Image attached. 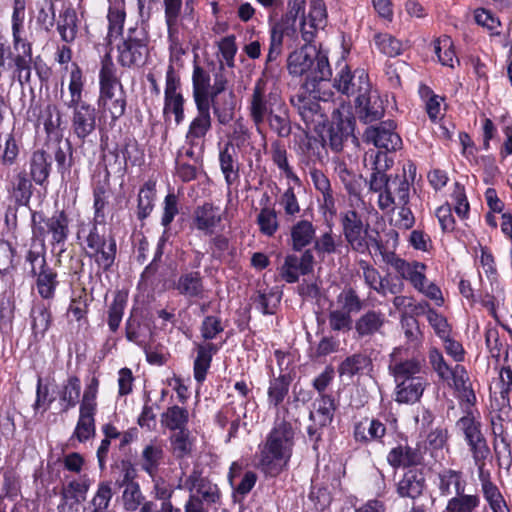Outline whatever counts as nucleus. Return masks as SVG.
Listing matches in <instances>:
<instances>
[{
  "label": "nucleus",
  "mask_w": 512,
  "mask_h": 512,
  "mask_svg": "<svg viewBox=\"0 0 512 512\" xmlns=\"http://www.w3.org/2000/svg\"><path fill=\"white\" fill-rule=\"evenodd\" d=\"M248 111L259 132L266 124L278 137L290 136L292 128L287 106L278 89L267 78L256 80L248 99Z\"/></svg>",
  "instance_id": "nucleus-1"
},
{
  "label": "nucleus",
  "mask_w": 512,
  "mask_h": 512,
  "mask_svg": "<svg viewBox=\"0 0 512 512\" xmlns=\"http://www.w3.org/2000/svg\"><path fill=\"white\" fill-rule=\"evenodd\" d=\"M295 436L292 423L278 410L273 427L259 445L258 468L272 477L285 470L293 455Z\"/></svg>",
  "instance_id": "nucleus-2"
},
{
  "label": "nucleus",
  "mask_w": 512,
  "mask_h": 512,
  "mask_svg": "<svg viewBox=\"0 0 512 512\" xmlns=\"http://www.w3.org/2000/svg\"><path fill=\"white\" fill-rule=\"evenodd\" d=\"M375 167L370 175L369 190L378 193L377 204L381 211L392 212L397 205H405L410 202L411 183L405 174H386L378 163L386 154L376 153Z\"/></svg>",
  "instance_id": "nucleus-3"
},
{
  "label": "nucleus",
  "mask_w": 512,
  "mask_h": 512,
  "mask_svg": "<svg viewBox=\"0 0 512 512\" xmlns=\"http://www.w3.org/2000/svg\"><path fill=\"white\" fill-rule=\"evenodd\" d=\"M315 34H302L304 44L299 50L290 53L287 59V69L293 77H305L304 82L320 84L329 81L332 70L328 57L312 44Z\"/></svg>",
  "instance_id": "nucleus-4"
},
{
  "label": "nucleus",
  "mask_w": 512,
  "mask_h": 512,
  "mask_svg": "<svg viewBox=\"0 0 512 512\" xmlns=\"http://www.w3.org/2000/svg\"><path fill=\"white\" fill-rule=\"evenodd\" d=\"M31 65V43L21 34H0V74L12 69L13 78L23 85L30 82Z\"/></svg>",
  "instance_id": "nucleus-5"
},
{
  "label": "nucleus",
  "mask_w": 512,
  "mask_h": 512,
  "mask_svg": "<svg viewBox=\"0 0 512 512\" xmlns=\"http://www.w3.org/2000/svg\"><path fill=\"white\" fill-rule=\"evenodd\" d=\"M177 488L189 492L185 512H209L212 506L220 504L221 492L218 485L198 468H193L183 482L180 479Z\"/></svg>",
  "instance_id": "nucleus-6"
},
{
  "label": "nucleus",
  "mask_w": 512,
  "mask_h": 512,
  "mask_svg": "<svg viewBox=\"0 0 512 512\" xmlns=\"http://www.w3.org/2000/svg\"><path fill=\"white\" fill-rule=\"evenodd\" d=\"M342 232L348 246L355 252L365 254L370 245L377 250L382 248L377 231L370 232L369 224H364L361 215L355 210H347L340 214Z\"/></svg>",
  "instance_id": "nucleus-7"
},
{
  "label": "nucleus",
  "mask_w": 512,
  "mask_h": 512,
  "mask_svg": "<svg viewBox=\"0 0 512 512\" xmlns=\"http://www.w3.org/2000/svg\"><path fill=\"white\" fill-rule=\"evenodd\" d=\"M32 231L36 238L42 240L50 235L53 246L63 245L69 235L68 216L64 211L56 212L51 217L35 212L32 215Z\"/></svg>",
  "instance_id": "nucleus-8"
},
{
  "label": "nucleus",
  "mask_w": 512,
  "mask_h": 512,
  "mask_svg": "<svg viewBox=\"0 0 512 512\" xmlns=\"http://www.w3.org/2000/svg\"><path fill=\"white\" fill-rule=\"evenodd\" d=\"M333 87L347 97H363L370 92L371 83L368 73L364 69L351 71L347 64H343L333 79Z\"/></svg>",
  "instance_id": "nucleus-9"
},
{
  "label": "nucleus",
  "mask_w": 512,
  "mask_h": 512,
  "mask_svg": "<svg viewBox=\"0 0 512 512\" xmlns=\"http://www.w3.org/2000/svg\"><path fill=\"white\" fill-rule=\"evenodd\" d=\"M319 85L304 82L298 92L290 98L292 106L306 124L314 123L317 117L323 116L319 104V100L322 99Z\"/></svg>",
  "instance_id": "nucleus-10"
},
{
  "label": "nucleus",
  "mask_w": 512,
  "mask_h": 512,
  "mask_svg": "<svg viewBox=\"0 0 512 512\" xmlns=\"http://www.w3.org/2000/svg\"><path fill=\"white\" fill-rule=\"evenodd\" d=\"M109 42L115 43L118 50V62L123 67H131L142 60L146 51L147 39L136 38L132 34H108Z\"/></svg>",
  "instance_id": "nucleus-11"
},
{
  "label": "nucleus",
  "mask_w": 512,
  "mask_h": 512,
  "mask_svg": "<svg viewBox=\"0 0 512 512\" xmlns=\"http://www.w3.org/2000/svg\"><path fill=\"white\" fill-rule=\"evenodd\" d=\"M180 78L176 74L173 65H169L166 71V83L164 91V107L163 114L166 116L172 113L175 116V123L177 125L184 121V97L180 90Z\"/></svg>",
  "instance_id": "nucleus-12"
},
{
  "label": "nucleus",
  "mask_w": 512,
  "mask_h": 512,
  "mask_svg": "<svg viewBox=\"0 0 512 512\" xmlns=\"http://www.w3.org/2000/svg\"><path fill=\"white\" fill-rule=\"evenodd\" d=\"M395 129L396 123L393 120L382 121L378 125L366 128L364 140L386 152L396 151L402 147V139Z\"/></svg>",
  "instance_id": "nucleus-13"
},
{
  "label": "nucleus",
  "mask_w": 512,
  "mask_h": 512,
  "mask_svg": "<svg viewBox=\"0 0 512 512\" xmlns=\"http://www.w3.org/2000/svg\"><path fill=\"white\" fill-rule=\"evenodd\" d=\"M197 114L189 123L185 142L188 146L198 147L199 151L204 149L205 139L212 129V117L210 104L195 103Z\"/></svg>",
  "instance_id": "nucleus-14"
},
{
  "label": "nucleus",
  "mask_w": 512,
  "mask_h": 512,
  "mask_svg": "<svg viewBox=\"0 0 512 512\" xmlns=\"http://www.w3.org/2000/svg\"><path fill=\"white\" fill-rule=\"evenodd\" d=\"M295 153L301 168H315L327 159L326 140L305 136L297 143Z\"/></svg>",
  "instance_id": "nucleus-15"
},
{
  "label": "nucleus",
  "mask_w": 512,
  "mask_h": 512,
  "mask_svg": "<svg viewBox=\"0 0 512 512\" xmlns=\"http://www.w3.org/2000/svg\"><path fill=\"white\" fill-rule=\"evenodd\" d=\"M402 353L401 348H395L390 354L388 370L394 377V381L401 382L412 378H423L420 376L424 366L423 360L419 357L403 358Z\"/></svg>",
  "instance_id": "nucleus-16"
},
{
  "label": "nucleus",
  "mask_w": 512,
  "mask_h": 512,
  "mask_svg": "<svg viewBox=\"0 0 512 512\" xmlns=\"http://www.w3.org/2000/svg\"><path fill=\"white\" fill-rule=\"evenodd\" d=\"M315 258L311 249H305L300 256L289 254L280 267L279 274L287 283H296L300 275L313 272Z\"/></svg>",
  "instance_id": "nucleus-17"
},
{
  "label": "nucleus",
  "mask_w": 512,
  "mask_h": 512,
  "mask_svg": "<svg viewBox=\"0 0 512 512\" xmlns=\"http://www.w3.org/2000/svg\"><path fill=\"white\" fill-rule=\"evenodd\" d=\"M72 110L71 130L81 141H84L96 129L97 111L89 103L67 107Z\"/></svg>",
  "instance_id": "nucleus-18"
},
{
  "label": "nucleus",
  "mask_w": 512,
  "mask_h": 512,
  "mask_svg": "<svg viewBox=\"0 0 512 512\" xmlns=\"http://www.w3.org/2000/svg\"><path fill=\"white\" fill-rule=\"evenodd\" d=\"M388 322L385 313L381 310H366L354 322L355 337L358 339H371L376 335L383 336Z\"/></svg>",
  "instance_id": "nucleus-19"
},
{
  "label": "nucleus",
  "mask_w": 512,
  "mask_h": 512,
  "mask_svg": "<svg viewBox=\"0 0 512 512\" xmlns=\"http://www.w3.org/2000/svg\"><path fill=\"white\" fill-rule=\"evenodd\" d=\"M386 461L394 469L415 467L423 464L424 453L407 442L399 443L388 452Z\"/></svg>",
  "instance_id": "nucleus-20"
},
{
  "label": "nucleus",
  "mask_w": 512,
  "mask_h": 512,
  "mask_svg": "<svg viewBox=\"0 0 512 512\" xmlns=\"http://www.w3.org/2000/svg\"><path fill=\"white\" fill-rule=\"evenodd\" d=\"M358 118L365 124L380 120L385 113L383 100L377 91L370 88V92L355 100Z\"/></svg>",
  "instance_id": "nucleus-21"
},
{
  "label": "nucleus",
  "mask_w": 512,
  "mask_h": 512,
  "mask_svg": "<svg viewBox=\"0 0 512 512\" xmlns=\"http://www.w3.org/2000/svg\"><path fill=\"white\" fill-rule=\"evenodd\" d=\"M192 220L197 230L212 235L222 222V213L218 206L205 202L194 209Z\"/></svg>",
  "instance_id": "nucleus-22"
},
{
  "label": "nucleus",
  "mask_w": 512,
  "mask_h": 512,
  "mask_svg": "<svg viewBox=\"0 0 512 512\" xmlns=\"http://www.w3.org/2000/svg\"><path fill=\"white\" fill-rule=\"evenodd\" d=\"M426 489L424 474L416 469L406 471L396 484V493L401 498L416 500Z\"/></svg>",
  "instance_id": "nucleus-23"
},
{
  "label": "nucleus",
  "mask_w": 512,
  "mask_h": 512,
  "mask_svg": "<svg viewBox=\"0 0 512 512\" xmlns=\"http://www.w3.org/2000/svg\"><path fill=\"white\" fill-rule=\"evenodd\" d=\"M219 163L228 187L234 185L240 178V164L237 150L232 141H227L219 151Z\"/></svg>",
  "instance_id": "nucleus-24"
},
{
  "label": "nucleus",
  "mask_w": 512,
  "mask_h": 512,
  "mask_svg": "<svg viewBox=\"0 0 512 512\" xmlns=\"http://www.w3.org/2000/svg\"><path fill=\"white\" fill-rule=\"evenodd\" d=\"M373 370L371 357L364 352H356L347 356L337 367L340 377L352 379L354 376H362Z\"/></svg>",
  "instance_id": "nucleus-25"
},
{
  "label": "nucleus",
  "mask_w": 512,
  "mask_h": 512,
  "mask_svg": "<svg viewBox=\"0 0 512 512\" xmlns=\"http://www.w3.org/2000/svg\"><path fill=\"white\" fill-rule=\"evenodd\" d=\"M387 432L384 423L376 418H364L355 423L353 436L356 442L361 444H369L370 442H383V437Z\"/></svg>",
  "instance_id": "nucleus-26"
},
{
  "label": "nucleus",
  "mask_w": 512,
  "mask_h": 512,
  "mask_svg": "<svg viewBox=\"0 0 512 512\" xmlns=\"http://www.w3.org/2000/svg\"><path fill=\"white\" fill-rule=\"evenodd\" d=\"M495 393L499 394L496 398L499 410L511 409L509 394L512 392V352L506 350L504 365L499 370V376L495 382Z\"/></svg>",
  "instance_id": "nucleus-27"
},
{
  "label": "nucleus",
  "mask_w": 512,
  "mask_h": 512,
  "mask_svg": "<svg viewBox=\"0 0 512 512\" xmlns=\"http://www.w3.org/2000/svg\"><path fill=\"white\" fill-rule=\"evenodd\" d=\"M174 288L187 299H202L205 295L204 278L199 271L182 273L174 283Z\"/></svg>",
  "instance_id": "nucleus-28"
},
{
  "label": "nucleus",
  "mask_w": 512,
  "mask_h": 512,
  "mask_svg": "<svg viewBox=\"0 0 512 512\" xmlns=\"http://www.w3.org/2000/svg\"><path fill=\"white\" fill-rule=\"evenodd\" d=\"M437 488L441 496L448 497L465 492L467 481L460 470L445 468L437 475Z\"/></svg>",
  "instance_id": "nucleus-29"
},
{
  "label": "nucleus",
  "mask_w": 512,
  "mask_h": 512,
  "mask_svg": "<svg viewBox=\"0 0 512 512\" xmlns=\"http://www.w3.org/2000/svg\"><path fill=\"white\" fill-rule=\"evenodd\" d=\"M99 104L110 113L113 120L119 119L126 109V94L123 86L100 89Z\"/></svg>",
  "instance_id": "nucleus-30"
},
{
  "label": "nucleus",
  "mask_w": 512,
  "mask_h": 512,
  "mask_svg": "<svg viewBox=\"0 0 512 512\" xmlns=\"http://www.w3.org/2000/svg\"><path fill=\"white\" fill-rule=\"evenodd\" d=\"M210 108L217 121L221 125L230 124L235 116L236 95L233 92L222 93L218 95H210Z\"/></svg>",
  "instance_id": "nucleus-31"
},
{
  "label": "nucleus",
  "mask_w": 512,
  "mask_h": 512,
  "mask_svg": "<svg viewBox=\"0 0 512 512\" xmlns=\"http://www.w3.org/2000/svg\"><path fill=\"white\" fill-rule=\"evenodd\" d=\"M195 350L197 355L193 363L194 379L202 384L211 367L212 358L219 350V346L211 342L198 343L195 344Z\"/></svg>",
  "instance_id": "nucleus-32"
},
{
  "label": "nucleus",
  "mask_w": 512,
  "mask_h": 512,
  "mask_svg": "<svg viewBox=\"0 0 512 512\" xmlns=\"http://www.w3.org/2000/svg\"><path fill=\"white\" fill-rule=\"evenodd\" d=\"M315 237L316 227L310 220H298L290 228L291 248L295 252H301L313 244Z\"/></svg>",
  "instance_id": "nucleus-33"
},
{
  "label": "nucleus",
  "mask_w": 512,
  "mask_h": 512,
  "mask_svg": "<svg viewBox=\"0 0 512 512\" xmlns=\"http://www.w3.org/2000/svg\"><path fill=\"white\" fill-rule=\"evenodd\" d=\"M292 382L290 374H280L277 377H272L269 380V386L267 390V401L269 406H273L279 410V406L283 403L287 397ZM281 415L288 413L287 408L280 409Z\"/></svg>",
  "instance_id": "nucleus-34"
},
{
  "label": "nucleus",
  "mask_w": 512,
  "mask_h": 512,
  "mask_svg": "<svg viewBox=\"0 0 512 512\" xmlns=\"http://www.w3.org/2000/svg\"><path fill=\"white\" fill-rule=\"evenodd\" d=\"M458 393V397L465 401L468 405H473L476 401V396L471 388V383L467 370L463 365L456 364L453 370L449 374V380L447 381Z\"/></svg>",
  "instance_id": "nucleus-35"
},
{
  "label": "nucleus",
  "mask_w": 512,
  "mask_h": 512,
  "mask_svg": "<svg viewBox=\"0 0 512 512\" xmlns=\"http://www.w3.org/2000/svg\"><path fill=\"white\" fill-rule=\"evenodd\" d=\"M395 383V401L400 404H414L419 401L426 386L424 378H412Z\"/></svg>",
  "instance_id": "nucleus-36"
},
{
  "label": "nucleus",
  "mask_w": 512,
  "mask_h": 512,
  "mask_svg": "<svg viewBox=\"0 0 512 512\" xmlns=\"http://www.w3.org/2000/svg\"><path fill=\"white\" fill-rule=\"evenodd\" d=\"M306 0H289L288 11L283 19L281 32H307V19L304 17Z\"/></svg>",
  "instance_id": "nucleus-37"
},
{
  "label": "nucleus",
  "mask_w": 512,
  "mask_h": 512,
  "mask_svg": "<svg viewBox=\"0 0 512 512\" xmlns=\"http://www.w3.org/2000/svg\"><path fill=\"white\" fill-rule=\"evenodd\" d=\"M165 452L161 444L152 441L147 444L140 455L139 465L149 476H155L164 460Z\"/></svg>",
  "instance_id": "nucleus-38"
},
{
  "label": "nucleus",
  "mask_w": 512,
  "mask_h": 512,
  "mask_svg": "<svg viewBox=\"0 0 512 512\" xmlns=\"http://www.w3.org/2000/svg\"><path fill=\"white\" fill-rule=\"evenodd\" d=\"M29 170L32 180L37 185H46L51 171L50 155L44 150L34 151L29 160Z\"/></svg>",
  "instance_id": "nucleus-39"
},
{
  "label": "nucleus",
  "mask_w": 512,
  "mask_h": 512,
  "mask_svg": "<svg viewBox=\"0 0 512 512\" xmlns=\"http://www.w3.org/2000/svg\"><path fill=\"white\" fill-rule=\"evenodd\" d=\"M30 318L34 338L36 340L42 339L52 324L49 305L42 301L34 303L30 311Z\"/></svg>",
  "instance_id": "nucleus-40"
},
{
  "label": "nucleus",
  "mask_w": 512,
  "mask_h": 512,
  "mask_svg": "<svg viewBox=\"0 0 512 512\" xmlns=\"http://www.w3.org/2000/svg\"><path fill=\"white\" fill-rule=\"evenodd\" d=\"M352 132L353 122L350 119L340 120L328 129L325 138L326 145H328L333 152L338 153L342 151L344 142L348 140ZM321 139H324V137Z\"/></svg>",
  "instance_id": "nucleus-41"
},
{
  "label": "nucleus",
  "mask_w": 512,
  "mask_h": 512,
  "mask_svg": "<svg viewBox=\"0 0 512 512\" xmlns=\"http://www.w3.org/2000/svg\"><path fill=\"white\" fill-rule=\"evenodd\" d=\"M81 381L78 376L70 375L58 392L62 412H67L79 403Z\"/></svg>",
  "instance_id": "nucleus-42"
},
{
  "label": "nucleus",
  "mask_w": 512,
  "mask_h": 512,
  "mask_svg": "<svg viewBox=\"0 0 512 512\" xmlns=\"http://www.w3.org/2000/svg\"><path fill=\"white\" fill-rule=\"evenodd\" d=\"M161 426L171 432L188 429L189 411L178 405L169 406L160 417Z\"/></svg>",
  "instance_id": "nucleus-43"
},
{
  "label": "nucleus",
  "mask_w": 512,
  "mask_h": 512,
  "mask_svg": "<svg viewBox=\"0 0 512 512\" xmlns=\"http://www.w3.org/2000/svg\"><path fill=\"white\" fill-rule=\"evenodd\" d=\"M165 19L168 32H179L180 30H189L186 22H193L192 17H180L182 0H164Z\"/></svg>",
  "instance_id": "nucleus-44"
},
{
  "label": "nucleus",
  "mask_w": 512,
  "mask_h": 512,
  "mask_svg": "<svg viewBox=\"0 0 512 512\" xmlns=\"http://www.w3.org/2000/svg\"><path fill=\"white\" fill-rule=\"evenodd\" d=\"M170 451L180 460L191 456L194 447V438L189 429L174 431L169 437Z\"/></svg>",
  "instance_id": "nucleus-45"
},
{
  "label": "nucleus",
  "mask_w": 512,
  "mask_h": 512,
  "mask_svg": "<svg viewBox=\"0 0 512 512\" xmlns=\"http://www.w3.org/2000/svg\"><path fill=\"white\" fill-rule=\"evenodd\" d=\"M155 198L156 182L148 180L141 186L138 192L136 214L139 220L143 221L150 216L155 206Z\"/></svg>",
  "instance_id": "nucleus-46"
},
{
  "label": "nucleus",
  "mask_w": 512,
  "mask_h": 512,
  "mask_svg": "<svg viewBox=\"0 0 512 512\" xmlns=\"http://www.w3.org/2000/svg\"><path fill=\"white\" fill-rule=\"evenodd\" d=\"M270 156L273 164L287 179L300 183L299 177L289 163L288 152L283 143L279 140L273 141L270 146Z\"/></svg>",
  "instance_id": "nucleus-47"
},
{
  "label": "nucleus",
  "mask_w": 512,
  "mask_h": 512,
  "mask_svg": "<svg viewBox=\"0 0 512 512\" xmlns=\"http://www.w3.org/2000/svg\"><path fill=\"white\" fill-rule=\"evenodd\" d=\"M117 253V244L114 236L108 235L104 245L97 249H91L87 255L94 258L96 264L104 271H109L113 266Z\"/></svg>",
  "instance_id": "nucleus-48"
},
{
  "label": "nucleus",
  "mask_w": 512,
  "mask_h": 512,
  "mask_svg": "<svg viewBox=\"0 0 512 512\" xmlns=\"http://www.w3.org/2000/svg\"><path fill=\"white\" fill-rule=\"evenodd\" d=\"M314 405H317V407L314 412L310 413V419L319 427L329 425L333 420L336 410L334 397L332 395L319 396Z\"/></svg>",
  "instance_id": "nucleus-49"
},
{
  "label": "nucleus",
  "mask_w": 512,
  "mask_h": 512,
  "mask_svg": "<svg viewBox=\"0 0 512 512\" xmlns=\"http://www.w3.org/2000/svg\"><path fill=\"white\" fill-rule=\"evenodd\" d=\"M193 99L195 103L210 104L209 88L210 76L199 65H195L192 75Z\"/></svg>",
  "instance_id": "nucleus-50"
},
{
  "label": "nucleus",
  "mask_w": 512,
  "mask_h": 512,
  "mask_svg": "<svg viewBox=\"0 0 512 512\" xmlns=\"http://www.w3.org/2000/svg\"><path fill=\"white\" fill-rule=\"evenodd\" d=\"M426 265L418 261H404L397 273L401 280L408 281L414 289H422V282H427Z\"/></svg>",
  "instance_id": "nucleus-51"
},
{
  "label": "nucleus",
  "mask_w": 512,
  "mask_h": 512,
  "mask_svg": "<svg viewBox=\"0 0 512 512\" xmlns=\"http://www.w3.org/2000/svg\"><path fill=\"white\" fill-rule=\"evenodd\" d=\"M481 503L478 493L466 494L461 492L452 496L446 505V512H476Z\"/></svg>",
  "instance_id": "nucleus-52"
},
{
  "label": "nucleus",
  "mask_w": 512,
  "mask_h": 512,
  "mask_svg": "<svg viewBox=\"0 0 512 512\" xmlns=\"http://www.w3.org/2000/svg\"><path fill=\"white\" fill-rule=\"evenodd\" d=\"M12 197L20 206H26L32 196V182L26 172L17 173L11 181L10 189Z\"/></svg>",
  "instance_id": "nucleus-53"
},
{
  "label": "nucleus",
  "mask_w": 512,
  "mask_h": 512,
  "mask_svg": "<svg viewBox=\"0 0 512 512\" xmlns=\"http://www.w3.org/2000/svg\"><path fill=\"white\" fill-rule=\"evenodd\" d=\"M34 278H36L35 284L39 295L44 300H52L59 284L57 272L49 267L46 270H42Z\"/></svg>",
  "instance_id": "nucleus-54"
},
{
  "label": "nucleus",
  "mask_w": 512,
  "mask_h": 512,
  "mask_svg": "<svg viewBox=\"0 0 512 512\" xmlns=\"http://www.w3.org/2000/svg\"><path fill=\"white\" fill-rule=\"evenodd\" d=\"M95 415L94 411H87L79 409V418L76 424V427L73 432V436L81 443L86 442L91 437L95 435L96 425H95Z\"/></svg>",
  "instance_id": "nucleus-55"
},
{
  "label": "nucleus",
  "mask_w": 512,
  "mask_h": 512,
  "mask_svg": "<svg viewBox=\"0 0 512 512\" xmlns=\"http://www.w3.org/2000/svg\"><path fill=\"white\" fill-rule=\"evenodd\" d=\"M339 309L346 311L349 315L359 313L365 306V301L360 298L357 291L352 287L344 288L336 298Z\"/></svg>",
  "instance_id": "nucleus-56"
},
{
  "label": "nucleus",
  "mask_w": 512,
  "mask_h": 512,
  "mask_svg": "<svg viewBox=\"0 0 512 512\" xmlns=\"http://www.w3.org/2000/svg\"><path fill=\"white\" fill-rule=\"evenodd\" d=\"M427 308H428V310L426 312L427 320H428L429 324L432 326V328L434 329L436 335L440 339L448 337V335L451 333V328L447 322V319L443 315H441L437 311H435L434 309L429 308V304L427 302L419 303L418 305H415L414 310L415 311L420 310V311L424 312Z\"/></svg>",
  "instance_id": "nucleus-57"
},
{
  "label": "nucleus",
  "mask_w": 512,
  "mask_h": 512,
  "mask_svg": "<svg viewBox=\"0 0 512 512\" xmlns=\"http://www.w3.org/2000/svg\"><path fill=\"white\" fill-rule=\"evenodd\" d=\"M374 40L379 50L389 57L400 55L406 47L405 41L394 34H375Z\"/></svg>",
  "instance_id": "nucleus-58"
},
{
  "label": "nucleus",
  "mask_w": 512,
  "mask_h": 512,
  "mask_svg": "<svg viewBox=\"0 0 512 512\" xmlns=\"http://www.w3.org/2000/svg\"><path fill=\"white\" fill-rule=\"evenodd\" d=\"M256 223L259 231L267 237L274 236L279 229L277 212L271 206L261 207Z\"/></svg>",
  "instance_id": "nucleus-59"
},
{
  "label": "nucleus",
  "mask_w": 512,
  "mask_h": 512,
  "mask_svg": "<svg viewBox=\"0 0 512 512\" xmlns=\"http://www.w3.org/2000/svg\"><path fill=\"white\" fill-rule=\"evenodd\" d=\"M112 488L109 482H101L98 489L84 512H108L109 503L112 498Z\"/></svg>",
  "instance_id": "nucleus-60"
},
{
  "label": "nucleus",
  "mask_w": 512,
  "mask_h": 512,
  "mask_svg": "<svg viewBox=\"0 0 512 512\" xmlns=\"http://www.w3.org/2000/svg\"><path fill=\"white\" fill-rule=\"evenodd\" d=\"M126 304L127 296L118 291L108 308L107 323L110 331L113 333H115L120 327Z\"/></svg>",
  "instance_id": "nucleus-61"
},
{
  "label": "nucleus",
  "mask_w": 512,
  "mask_h": 512,
  "mask_svg": "<svg viewBox=\"0 0 512 512\" xmlns=\"http://www.w3.org/2000/svg\"><path fill=\"white\" fill-rule=\"evenodd\" d=\"M100 89L122 86L116 75V67L109 53L105 54L101 61L99 73Z\"/></svg>",
  "instance_id": "nucleus-62"
},
{
  "label": "nucleus",
  "mask_w": 512,
  "mask_h": 512,
  "mask_svg": "<svg viewBox=\"0 0 512 512\" xmlns=\"http://www.w3.org/2000/svg\"><path fill=\"white\" fill-rule=\"evenodd\" d=\"M54 159L56 161L57 170L61 174L62 178H64L65 175H69L74 161L73 148L68 140H66L64 146H61L60 142L58 143V146L54 151Z\"/></svg>",
  "instance_id": "nucleus-63"
},
{
  "label": "nucleus",
  "mask_w": 512,
  "mask_h": 512,
  "mask_svg": "<svg viewBox=\"0 0 512 512\" xmlns=\"http://www.w3.org/2000/svg\"><path fill=\"white\" fill-rule=\"evenodd\" d=\"M307 25L311 29L324 30L327 23V12L324 0H311Z\"/></svg>",
  "instance_id": "nucleus-64"
}]
</instances>
